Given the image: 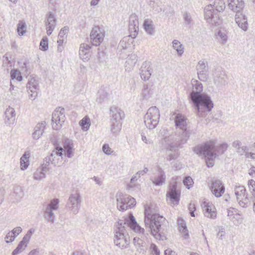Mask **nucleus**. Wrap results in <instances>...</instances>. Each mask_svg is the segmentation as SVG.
Masks as SVG:
<instances>
[{
    "label": "nucleus",
    "instance_id": "nucleus-1",
    "mask_svg": "<svg viewBox=\"0 0 255 255\" xmlns=\"http://www.w3.org/2000/svg\"><path fill=\"white\" fill-rule=\"evenodd\" d=\"M187 118L180 114L175 117V125L176 128L175 136L172 135L164 137L161 140V149L175 151L181 148L189 139L190 132L187 129Z\"/></svg>",
    "mask_w": 255,
    "mask_h": 255
},
{
    "label": "nucleus",
    "instance_id": "nucleus-2",
    "mask_svg": "<svg viewBox=\"0 0 255 255\" xmlns=\"http://www.w3.org/2000/svg\"><path fill=\"white\" fill-rule=\"evenodd\" d=\"M192 90L189 93L188 98L192 104L196 116L205 118L214 107V103L209 95L203 93V85L197 80L191 81Z\"/></svg>",
    "mask_w": 255,
    "mask_h": 255
},
{
    "label": "nucleus",
    "instance_id": "nucleus-3",
    "mask_svg": "<svg viewBox=\"0 0 255 255\" xmlns=\"http://www.w3.org/2000/svg\"><path fill=\"white\" fill-rule=\"evenodd\" d=\"M117 224L114 241L115 245L122 249L127 248L130 243L127 228L139 233H143L144 231V229L137 223L131 213L125 217L124 220H119Z\"/></svg>",
    "mask_w": 255,
    "mask_h": 255
},
{
    "label": "nucleus",
    "instance_id": "nucleus-4",
    "mask_svg": "<svg viewBox=\"0 0 255 255\" xmlns=\"http://www.w3.org/2000/svg\"><path fill=\"white\" fill-rule=\"evenodd\" d=\"M144 224L151 234L157 240H167L168 222L165 218L157 213H152L145 209Z\"/></svg>",
    "mask_w": 255,
    "mask_h": 255
},
{
    "label": "nucleus",
    "instance_id": "nucleus-5",
    "mask_svg": "<svg viewBox=\"0 0 255 255\" xmlns=\"http://www.w3.org/2000/svg\"><path fill=\"white\" fill-rule=\"evenodd\" d=\"M227 148L228 144L226 143L216 145L214 140H209L195 146L193 151L199 156H202L207 166L211 168L214 165L215 159L224 154Z\"/></svg>",
    "mask_w": 255,
    "mask_h": 255
},
{
    "label": "nucleus",
    "instance_id": "nucleus-6",
    "mask_svg": "<svg viewBox=\"0 0 255 255\" xmlns=\"http://www.w3.org/2000/svg\"><path fill=\"white\" fill-rule=\"evenodd\" d=\"M228 6L230 9L236 12L235 20L238 26L244 31H247L248 27L247 17L243 13L244 6L243 0H228Z\"/></svg>",
    "mask_w": 255,
    "mask_h": 255
},
{
    "label": "nucleus",
    "instance_id": "nucleus-7",
    "mask_svg": "<svg viewBox=\"0 0 255 255\" xmlns=\"http://www.w3.org/2000/svg\"><path fill=\"white\" fill-rule=\"evenodd\" d=\"M110 112L112 114L111 131L113 134L116 135L121 129L122 121L125 118V113L124 111L116 106L111 107Z\"/></svg>",
    "mask_w": 255,
    "mask_h": 255
},
{
    "label": "nucleus",
    "instance_id": "nucleus-8",
    "mask_svg": "<svg viewBox=\"0 0 255 255\" xmlns=\"http://www.w3.org/2000/svg\"><path fill=\"white\" fill-rule=\"evenodd\" d=\"M177 176L172 178V181L170 183L169 190L167 192V200L171 202L173 205H177L179 203L181 195V190L178 186L176 181Z\"/></svg>",
    "mask_w": 255,
    "mask_h": 255
},
{
    "label": "nucleus",
    "instance_id": "nucleus-9",
    "mask_svg": "<svg viewBox=\"0 0 255 255\" xmlns=\"http://www.w3.org/2000/svg\"><path fill=\"white\" fill-rule=\"evenodd\" d=\"M159 118L158 109L155 106L149 108L144 117L145 125L149 129L154 128L158 124Z\"/></svg>",
    "mask_w": 255,
    "mask_h": 255
},
{
    "label": "nucleus",
    "instance_id": "nucleus-10",
    "mask_svg": "<svg viewBox=\"0 0 255 255\" xmlns=\"http://www.w3.org/2000/svg\"><path fill=\"white\" fill-rule=\"evenodd\" d=\"M117 208L119 211H124L128 208H133L136 204L134 198L131 196L124 194L121 192H118L116 194Z\"/></svg>",
    "mask_w": 255,
    "mask_h": 255
},
{
    "label": "nucleus",
    "instance_id": "nucleus-11",
    "mask_svg": "<svg viewBox=\"0 0 255 255\" xmlns=\"http://www.w3.org/2000/svg\"><path fill=\"white\" fill-rule=\"evenodd\" d=\"M59 200L58 198L52 199L47 205L44 211L43 217L49 222L54 223L55 221V215L54 211H56L59 207Z\"/></svg>",
    "mask_w": 255,
    "mask_h": 255
},
{
    "label": "nucleus",
    "instance_id": "nucleus-12",
    "mask_svg": "<svg viewBox=\"0 0 255 255\" xmlns=\"http://www.w3.org/2000/svg\"><path fill=\"white\" fill-rule=\"evenodd\" d=\"M52 126L53 129L59 130L65 121V109L58 107L52 114Z\"/></svg>",
    "mask_w": 255,
    "mask_h": 255
},
{
    "label": "nucleus",
    "instance_id": "nucleus-13",
    "mask_svg": "<svg viewBox=\"0 0 255 255\" xmlns=\"http://www.w3.org/2000/svg\"><path fill=\"white\" fill-rule=\"evenodd\" d=\"M81 201V198L79 193L76 192L74 194H71L67 201L66 207L67 209L73 214H76L79 212Z\"/></svg>",
    "mask_w": 255,
    "mask_h": 255
},
{
    "label": "nucleus",
    "instance_id": "nucleus-14",
    "mask_svg": "<svg viewBox=\"0 0 255 255\" xmlns=\"http://www.w3.org/2000/svg\"><path fill=\"white\" fill-rule=\"evenodd\" d=\"M90 36L91 44L96 46H99L105 36L104 30L99 26H95L93 28Z\"/></svg>",
    "mask_w": 255,
    "mask_h": 255
},
{
    "label": "nucleus",
    "instance_id": "nucleus-15",
    "mask_svg": "<svg viewBox=\"0 0 255 255\" xmlns=\"http://www.w3.org/2000/svg\"><path fill=\"white\" fill-rule=\"evenodd\" d=\"M208 186L212 193L216 197H221L225 192V187L220 180L213 179L208 184Z\"/></svg>",
    "mask_w": 255,
    "mask_h": 255
},
{
    "label": "nucleus",
    "instance_id": "nucleus-16",
    "mask_svg": "<svg viewBox=\"0 0 255 255\" xmlns=\"http://www.w3.org/2000/svg\"><path fill=\"white\" fill-rule=\"evenodd\" d=\"M213 76L214 83L218 86L225 85L227 83V76L225 71L221 67L215 68L213 73Z\"/></svg>",
    "mask_w": 255,
    "mask_h": 255
},
{
    "label": "nucleus",
    "instance_id": "nucleus-17",
    "mask_svg": "<svg viewBox=\"0 0 255 255\" xmlns=\"http://www.w3.org/2000/svg\"><path fill=\"white\" fill-rule=\"evenodd\" d=\"M196 68L199 79L201 81H206L208 76L209 70L207 62L204 60H200Z\"/></svg>",
    "mask_w": 255,
    "mask_h": 255
},
{
    "label": "nucleus",
    "instance_id": "nucleus-18",
    "mask_svg": "<svg viewBox=\"0 0 255 255\" xmlns=\"http://www.w3.org/2000/svg\"><path fill=\"white\" fill-rule=\"evenodd\" d=\"M26 87L29 94V98L32 100H34L37 96L38 82L34 78H31L29 80Z\"/></svg>",
    "mask_w": 255,
    "mask_h": 255
},
{
    "label": "nucleus",
    "instance_id": "nucleus-19",
    "mask_svg": "<svg viewBox=\"0 0 255 255\" xmlns=\"http://www.w3.org/2000/svg\"><path fill=\"white\" fill-rule=\"evenodd\" d=\"M202 208L204 215L206 217L213 219L216 218V210L212 203L204 202L202 204Z\"/></svg>",
    "mask_w": 255,
    "mask_h": 255
},
{
    "label": "nucleus",
    "instance_id": "nucleus-20",
    "mask_svg": "<svg viewBox=\"0 0 255 255\" xmlns=\"http://www.w3.org/2000/svg\"><path fill=\"white\" fill-rule=\"evenodd\" d=\"M47 19L45 20L47 34L50 35L56 26V18L54 14L52 12H49L46 15Z\"/></svg>",
    "mask_w": 255,
    "mask_h": 255
},
{
    "label": "nucleus",
    "instance_id": "nucleus-21",
    "mask_svg": "<svg viewBox=\"0 0 255 255\" xmlns=\"http://www.w3.org/2000/svg\"><path fill=\"white\" fill-rule=\"evenodd\" d=\"M63 155L68 158H72L74 155L75 149L72 140L66 138L63 141Z\"/></svg>",
    "mask_w": 255,
    "mask_h": 255
},
{
    "label": "nucleus",
    "instance_id": "nucleus-22",
    "mask_svg": "<svg viewBox=\"0 0 255 255\" xmlns=\"http://www.w3.org/2000/svg\"><path fill=\"white\" fill-rule=\"evenodd\" d=\"M139 70L141 78L145 81L148 80L150 78L152 73L150 62L149 61L144 62Z\"/></svg>",
    "mask_w": 255,
    "mask_h": 255
},
{
    "label": "nucleus",
    "instance_id": "nucleus-23",
    "mask_svg": "<svg viewBox=\"0 0 255 255\" xmlns=\"http://www.w3.org/2000/svg\"><path fill=\"white\" fill-rule=\"evenodd\" d=\"M91 46L88 44L82 43L79 48V56L84 61H88L90 56Z\"/></svg>",
    "mask_w": 255,
    "mask_h": 255
},
{
    "label": "nucleus",
    "instance_id": "nucleus-24",
    "mask_svg": "<svg viewBox=\"0 0 255 255\" xmlns=\"http://www.w3.org/2000/svg\"><path fill=\"white\" fill-rule=\"evenodd\" d=\"M5 123L7 125L13 124L15 119V110L13 108L8 107L4 113Z\"/></svg>",
    "mask_w": 255,
    "mask_h": 255
},
{
    "label": "nucleus",
    "instance_id": "nucleus-25",
    "mask_svg": "<svg viewBox=\"0 0 255 255\" xmlns=\"http://www.w3.org/2000/svg\"><path fill=\"white\" fill-rule=\"evenodd\" d=\"M133 17H131L129 22V30L130 32L129 36L135 38L138 34V21L137 19H132Z\"/></svg>",
    "mask_w": 255,
    "mask_h": 255
},
{
    "label": "nucleus",
    "instance_id": "nucleus-26",
    "mask_svg": "<svg viewBox=\"0 0 255 255\" xmlns=\"http://www.w3.org/2000/svg\"><path fill=\"white\" fill-rule=\"evenodd\" d=\"M177 224L179 231L183 234L182 236L184 239H188L189 235L185 221L182 218H179L177 220Z\"/></svg>",
    "mask_w": 255,
    "mask_h": 255
},
{
    "label": "nucleus",
    "instance_id": "nucleus-27",
    "mask_svg": "<svg viewBox=\"0 0 255 255\" xmlns=\"http://www.w3.org/2000/svg\"><path fill=\"white\" fill-rule=\"evenodd\" d=\"M12 196L17 201H20L24 196L23 187L18 185H15L13 188Z\"/></svg>",
    "mask_w": 255,
    "mask_h": 255
},
{
    "label": "nucleus",
    "instance_id": "nucleus-28",
    "mask_svg": "<svg viewBox=\"0 0 255 255\" xmlns=\"http://www.w3.org/2000/svg\"><path fill=\"white\" fill-rule=\"evenodd\" d=\"M134 38L128 35L125 36L123 38V39L120 41L118 47V52H122L123 50H125L128 49L127 45H126V43H130L133 42Z\"/></svg>",
    "mask_w": 255,
    "mask_h": 255
},
{
    "label": "nucleus",
    "instance_id": "nucleus-29",
    "mask_svg": "<svg viewBox=\"0 0 255 255\" xmlns=\"http://www.w3.org/2000/svg\"><path fill=\"white\" fill-rule=\"evenodd\" d=\"M51 142L54 145V149L52 151L56 155L62 157L63 155V148L60 145L57 139L54 137L51 139Z\"/></svg>",
    "mask_w": 255,
    "mask_h": 255
},
{
    "label": "nucleus",
    "instance_id": "nucleus-30",
    "mask_svg": "<svg viewBox=\"0 0 255 255\" xmlns=\"http://www.w3.org/2000/svg\"><path fill=\"white\" fill-rule=\"evenodd\" d=\"M183 19L184 25L185 27L191 28L194 24L193 20L191 14L187 11L183 13Z\"/></svg>",
    "mask_w": 255,
    "mask_h": 255
},
{
    "label": "nucleus",
    "instance_id": "nucleus-31",
    "mask_svg": "<svg viewBox=\"0 0 255 255\" xmlns=\"http://www.w3.org/2000/svg\"><path fill=\"white\" fill-rule=\"evenodd\" d=\"M30 153L28 152H25L20 158V168L22 170L27 169L29 165V158Z\"/></svg>",
    "mask_w": 255,
    "mask_h": 255
},
{
    "label": "nucleus",
    "instance_id": "nucleus-32",
    "mask_svg": "<svg viewBox=\"0 0 255 255\" xmlns=\"http://www.w3.org/2000/svg\"><path fill=\"white\" fill-rule=\"evenodd\" d=\"M143 26L146 32L149 35H153L154 33V29L153 25V21L150 19H145L143 21Z\"/></svg>",
    "mask_w": 255,
    "mask_h": 255
},
{
    "label": "nucleus",
    "instance_id": "nucleus-33",
    "mask_svg": "<svg viewBox=\"0 0 255 255\" xmlns=\"http://www.w3.org/2000/svg\"><path fill=\"white\" fill-rule=\"evenodd\" d=\"M133 243L140 253H144L145 251L144 246L145 243L142 240L139 238L134 237L133 239Z\"/></svg>",
    "mask_w": 255,
    "mask_h": 255
},
{
    "label": "nucleus",
    "instance_id": "nucleus-34",
    "mask_svg": "<svg viewBox=\"0 0 255 255\" xmlns=\"http://www.w3.org/2000/svg\"><path fill=\"white\" fill-rule=\"evenodd\" d=\"M27 244L28 242H26L22 239V240L18 244L17 247L12 251L11 255H17L18 254L21 253L25 250V248L27 247Z\"/></svg>",
    "mask_w": 255,
    "mask_h": 255
},
{
    "label": "nucleus",
    "instance_id": "nucleus-35",
    "mask_svg": "<svg viewBox=\"0 0 255 255\" xmlns=\"http://www.w3.org/2000/svg\"><path fill=\"white\" fill-rule=\"evenodd\" d=\"M55 154L54 152H52L49 156L46 157L44 158V163L41 165V168H42L41 174H42V175H45V174H46L45 170L47 168V166L49 164L50 162L52 163V161L54 160L53 156H54Z\"/></svg>",
    "mask_w": 255,
    "mask_h": 255
},
{
    "label": "nucleus",
    "instance_id": "nucleus-36",
    "mask_svg": "<svg viewBox=\"0 0 255 255\" xmlns=\"http://www.w3.org/2000/svg\"><path fill=\"white\" fill-rule=\"evenodd\" d=\"M235 194L236 196L237 200L241 199L242 197H245L246 193V190L243 186H236L235 187Z\"/></svg>",
    "mask_w": 255,
    "mask_h": 255
},
{
    "label": "nucleus",
    "instance_id": "nucleus-37",
    "mask_svg": "<svg viewBox=\"0 0 255 255\" xmlns=\"http://www.w3.org/2000/svg\"><path fill=\"white\" fill-rule=\"evenodd\" d=\"M154 88L152 85H145L142 91V95L144 98L148 99L153 94Z\"/></svg>",
    "mask_w": 255,
    "mask_h": 255
},
{
    "label": "nucleus",
    "instance_id": "nucleus-38",
    "mask_svg": "<svg viewBox=\"0 0 255 255\" xmlns=\"http://www.w3.org/2000/svg\"><path fill=\"white\" fill-rule=\"evenodd\" d=\"M173 47L176 50L179 56H181L184 52V47L181 43L177 40H174L172 41Z\"/></svg>",
    "mask_w": 255,
    "mask_h": 255
},
{
    "label": "nucleus",
    "instance_id": "nucleus-39",
    "mask_svg": "<svg viewBox=\"0 0 255 255\" xmlns=\"http://www.w3.org/2000/svg\"><path fill=\"white\" fill-rule=\"evenodd\" d=\"M213 6L217 11L221 12L225 8V3L223 0H215Z\"/></svg>",
    "mask_w": 255,
    "mask_h": 255
},
{
    "label": "nucleus",
    "instance_id": "nucleus-40",
    "mask_svg": "<svg viewBox=\"0 0 255 255\" xmlns=\"http://www.w3.org/2000/svg\"><path fill=\"white\" fill-rule=\"evenodd\" d=\"M79 125L83 130H88L90 126V121L89 118L86 117H84L80 121Z\"/></svg>",
    "mask_w": 255,
    "mask_h": 255
},
{
    "label": "nucleus",
    "instance_id": "nucleus-41",
    "mask_svg": "<svg viewBox=\"0 0 255 255\" xmlns=\"http://www.w3.org/2000/svg\"><path fill=\"white\" fill-rule=\"evenodd\" d=\"M237 200L239 205L243 208H247L251 204L250 198L248 194H246L245 197H242L241 199Z\"/></svg>",
    "mask_w": 255,
    "mask_h": 255
},
{
    "label": "nucleus",
    "instance_id": "nucleus-42",
    "mask_svg": "<svg viewBox=\"0 0 255 255\" xmlns=\"http://www.w3.org/2000/svg\"><path fill=\"white\" fill-rule=\"evenodd\" d=\"M98 97L97 99V102L101 103L107 99L108 94L102 89H101L98 92Z\"/></svg>",
    "mask_w": 255,
    "mask_h": 255
},
{
    "label": "nucleus",
    "instance_id": "nucleus-43",
    "mask_svg": "<svg viewBox=\"0 0 255 255\" xmlns=\"http://www.w3.org/2000/svg\"><path fill=\"white\" fill-rule=\"evenodd\" d=\"M183 183L188 189H189L194 184L193 179L191 176H185L183 180Z\"/></svg>",
    "mask_w": 255,
    "mask_h": 255
},
{
    "label": "nucleus",
    "instance_id": "nucleus-44",
    "mask_svg": "<svg viewBox=\"0 0 255 255\" xmlns=\"http://www.w3.org/2000/svg\"><path fill=\"white\" fill-rule=\"evenodd\" d=\"M39 49L43 51H46L48 49V39L46 37L42 38L40 44Z\"/></svg>",
    "mask_w": 255,
    "mask_h": 255
},
{
    "label": "nucleus",
    "instance_id": "nucleus-45",
    "mask_svg": "<svg viewBox=\"0 0 255 255\" xmlns=\"http://www.w3.org/2000/svg\"><path fill=\"white\" fill-rule=\"evenodd\" d=\"M151 180L155 185L161 186L165 182V178L164 176H154Z\"/></svg>",
    "mask_w": 255,
    "mask_h": 255
},
{
    "label": "nucleus",
    "instance_id": "nucleus-46",
    "mask_svg": "<svg viewBox=\"0 0 255 255\" xmlns=\"http://www.w3.org/2000/svg\"><path fill=\"white\" fill-rule=\"evenodd\" d=\"M17 31L18 34L22 36L25 32V24L22 21H20L17 25Z\"/></svg>",
    "mask_w": 255,
    "mask_h": 255
},
{
    "label": "nucleus",
    "instance_id": "nucleus-47",
    "mask_svg": "<svg viewBox=\"0 0 255 255\" xmlns=\"http://www.w3.org/2000/svg\"><path fill=\"white\" fill-rule=\"evenodd\" d=\"M222 117V113L221 111H217L216 113L214 114L212 118L213 122H215L217 124L222 122L221 118Z\"/></svg>",
    "mask_w": 255,
    "mask_h": 255
},
{
    "label": "nucleus",
    "instance_id": "nucleus-48",
    "mask_svg": "<svg viewBox=\"0 0 255 255\" xmlns=\"http://www.w3.org/2000/svg\"><path fill=\"white\" fill-rule=\"evenodd\" d=\"M46 126V122L45 121L42 122L40 123H38L36 125L34 128L35 130L41 131L44 132V130Z\"/></svg>",
    "mask_w": 255,
    "mask_h": 255
},
{
    "label": "nucleus",
    "instance_id": "nucleus-49",
    "mask_svg": "<svg viewBox=\"0 0 255 255\" xmlns=\"http://www.w3.org/2000/svg\"><path fill=\"white\" fill-rule=\"evenodd\" d=\"M69 31V27L68 26H64L62 28L58 34V38H64L65 35H66Z\"/></svg>",
    "mask_w": 255,
    "mask_h": 255
},
{
    "label": "nucleus",
    "instance_id": "nucleus-50",
    "mask_svg": "<svg viewBox=\"0 0 255 255\" xmlns=\"http://www.w3.org/2000/svg\"><path fill=\"white\" fill-rule=\"evenodd\" d=\"M34 232V230L33 229H30L28 231L26 234L23 237L22 239L24 240L26 242L28 243L31 238V236H32Z\"/></svg>",
    "mask_w": 255,
    "mask_h": 255
},
{
    "label": "nucleus",
    "instance_id": "nucleus-51",
    "mask_svg": "<svg viewBox=\"0 0 255 255\" xmlns=\"http://www.w3.org/2000/svg\"><path fill=\"white\" fill-rule=\"evenodd\" d=\"M14 236L10 232H9L5 237V242L6 243H11L15 239Z\"/></svg>",
    "mask_w": 255,
    "mask_h": 255
},
{
    "label": "nucleus",
    "instance_id": "nucleus-52",
    "mask_svg": "<svg viewBox=\"0 0 255 255\" xmlns=\"http://www.w3.org/2000/svg\"><path fill=\"white\" fill-rule=\"evenodd\" d=\"M150 250H151L152 254L154 255H160V251L155 244H152L151 245Z\"/></svg>",
    "mask_w": 255,
    "mask_h": 255
},
{
    "label": "nucleus",
    "instance_id": "nucleus-53",
    "mask_svg": "<svg viewBox=\"0 0 255 255\" xmlns=\"http://www.w3.org/2000/svg\"><path fill=\"white\" fill-rule=\"evenodd\" d=\"M102 150L103 152L107 155H110L111 154V149L108 144H104L102 147Z\"/></svg>",
    "mask_w": 255,
    "mask_h": 255
},
{
    "label": "nucleus",
    "instance_id": "nucleus-54",
    "mask_svg": "<svg viewBox=\"0 0 255 255\" xmlns=\"http://www.w3.org/2000/svg\"><path fill=\"white\" fill-rule=\"evenodd\" d=\"M22 228L20 227H17L14 228L10 232L16 238L21 232Z\"/></svg>",
    "mask_w": 255,
    "mask_h": 255
},
{
    "label": "nucleus",
    "instance_id": "nucleus-55",
    "mask_svg": "<svg viewBox=\"0 0 255 255\" xmlns=\"http://www.w3.org/2000/svg\"><path fill=\"white\" fill-rule=\"evenodd\" d=\"M136 180V176H132L130 179V183L128 184L127 186V189L129 191L134 186V185H132V184Z\"/></svg>",
    "mask_w": 255,
    "mask_h": 255
},
{
    "label": "nucleus",
    "instance_id": "nucleus-56",
    "mask_svg": "<svg viewBox=\"0 0 255 255\" xmlns=\"http://www.w3.org/2000/svg\"><path fill=\"white\" fill-rule=\"evenodd\" d=\"M188 209L190 211V216L192 217H195L194 212L195 210V206L194 204L190 203L188 207Z\"/></svg>",
    "mask_w": 255,
    "mask_h": 255
},
{
    "label": "nucleus",
    "instance_id": "nucleus-57",
    "mask_svg": "<svg viewBox=\"0 0 255 255\" xmlns=\"http://www.w3.org/2000/svg\"><path fill=\"white\" fill-rule=\"evenodd\" d=\"M248 185L250 191H255V181L252 179L249 180L248 181Z\"/></svg>",
    "mask_w": 255,
    "mask_h": 255
},
{
    "label": "nucleus",
    "instance_id": "nucleus-58",
    "mask_svg": "<svg viewBox=\"0 0 255 255\" xmlns=\"http://www.w3.org/2000/svg\"><path fill=\"white\" fill-rule=\"evenodd\" d=\"M225 232L224 229L222 227H221L219 228V231L217 235V237L218 239L222 240L223 237L225 236Z\"/></svg>",
    "mask_w": 255,
    "mask_h": 255
},
{
    "label": "nucleus",
    "instance_id": "nucleus-59",
    "mask_svg": "<svg viewBox=\"0 0 255 255\" xmlns=\"http://www.w3.org/2000/svg\"><path fill=\"white\" fill-rule=\"evenodd\" d=\"M42 133H43V132H42L41 131H37V130H34V131L33 132V133L32 134L33 137V138H34L35 139H38L40 137V136L42 135Z\"/></svg>",
    "mask_w": 255,
    "mask_h": 255
},
{
    "label": "nucleus",
    "instance_id": "nucleus-60",
    "mask_svg": "<svg viewBox=\"0 0 255 255\" xmlns=\"http://www.w3.org/2000/svg\"><path fill=\"white\" fill-rule=\"evenodd\" d=\"M18 71L15 69H13L12 70H11L10 71V77L12 79H15L18 73Z\"/></svg>",
    "mask_w": 255,
    "mask_h": 255
},
{
    "label": "nucleus",
    "instance_id": "nucleus-61",
    "mask_svg": "<svg viewBox=\"0 0 255 255\" xmlns=\"http://www.w3.org/2000/svg\"><path fill=\"white\" fill-rule=\"evenodd\" d=\"M218 35H219V37L222 39L223 43H225L227 42V36L224 33H223L220 31L218 32Z\"/></svg>",
    "mask_w": 255,
    "mask_h": 255
},
{
    "label": "nucleus",
    "instance_id": "nucleus-62",
    "mask_svg": "<svg viewBox=\"0 0 255 255\" xmlns=\"http://www.w3.org/2000/svg\"><path fill=\"white\" fill-rule=\"evenodd\" d=\"M152 7L153 8V9L155 11H156L157 13L160 12L161 11H163V12L165 13V15L168 16V13L167 11H166L165 9H162L161 7H154V5H152Z\"/></svg>",
    "mask_w": 255,
    "mask_h": 255
},
{
    "label": "nucleus",
    "instance_id": "nucleus-63",
    "mask_svg": "<svg viewBox=\"0 0 255 255\" xmlns=\"http://www.w3.org/2000/svg\"><path fill=\"white\" fill-rule=\"evenodd\" d=\"M128 61L130 60H131L132 61V64H135L137 61V59H136V56L134 54H131L130 55H128Z\"/></svg>",
    "mask_w": 255,
    "mask_h": 255
},
{
    "label": "nucleus",
    "instance_id": "nucleus-64",
    "mask_svg": "<svg viewBox=\"0 0 255 255\" xmlns=\"http://www.w3.org/2000/svg\"><path fill=\"white\" fill-rule=\"evenodd\" d=\"M39 253V251L38 249H36L32 250L28 254V255H38Z\"/></svg>",
    "mask_w": 255,
    "mask_h": 255
}]
</instances>
